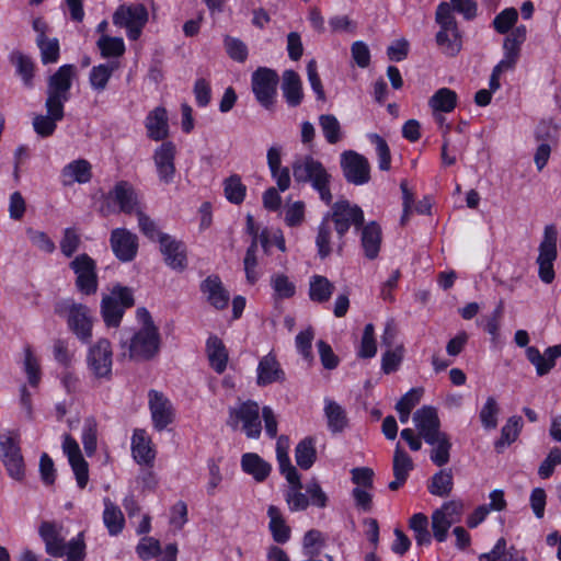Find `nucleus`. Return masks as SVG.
<instances>
[{
	"label": "nucleus",
	"instance_id": "680f3d73",
	"mask_svg": "<svg viewBox=\"0 0 561 561\" xmlns=\"http://www.w3.org/2000/svg\"><path fill=\"white\" fill-rule=\"evenodd\" d=\"M499 405L493 397H489L480 411V420L485 428H495L497 425Z\"/></svg>",
	"mask_w": 561,
	"mask_h": 561
},
{
	"label": "nucleus",
	"instance_id": "a18cd8bd",
	"mask_svg": "<svg viewBox=\"0 0 561 561\" xmlns=\"http://www.w3.org/2000/svg\"><path fill=\"white\" fill-rule=\"evenodd\" d=\"M319 125L325 140L330 145H335L343 138V131L339 119L332 114H322L319 116Z\"/></svg>",
	"mask_w": 561,
	"mask_h": 561
},
{
	"label": "nucleus",
	"instance_id": "72a5a7b5",
	"mask_svg": "<svg viewBox=\"0 0 561 561\" xmlns=\"http://www.w3.org/2000/svg\"><path fill=\"white\" fill-rule=\"evenodd\" d=\"M324 414L333 434L343 432L348 424L345 410L333 400H325Z\"/></svg>",
	"mask_w": 561,
	"mask_h": 561
},
{
	"label": "nucleus",
	"instance_id": "4468645a",
	"mask_svg": "<svg viewBox=\"0 0 561 561\" xmlns=\"http://www.w3.org/2000/svg\"><path fill=\"white\" fill-rule=\"evenodd\" d=\"M341 167L348 183L363 185L370 179L368 160L355 151L350 150L342 153Z\"/></svg>",
	"mask_w": 561,
	"mask_h": 561
},
{
	"label": "nucleus",
	"instance_id": "338daca9",
	"mask_svg": "<svg viewBox=\"0 0 561 561\" xmlns=\"http://www.w3.org/2000/svg\"><path fill=\"white\" fill-rule=\"evenodd\" d=\"M225 47L229 57L238 62H244L248 57V47L239 38L226 36L224 39Z\"/></svg>",
	"mask_w": 561,
	"mask_h": 561
},
{
	"label": "nucleus",
	"instance_id": "5701e85b",
	"mask_svg": "<svg viewBox=\"0 0 561 561\" xmlns=\"http://www.w3.org/2000/svg\"><path fill=\"white\" fill-rule=\"evenodd\" d=\"M39 536L45 542L46 552L55 558H61L66 553V541L61 535V527L55 523L43 522L38 529Z\"/></svg>",
	"mask_w": 561,
	"mask_h": 561
},
{
	"label": "nucleus",
	"instance_id": "69168bd1",
	"mask_svg": "<svg viewBox=\"0 0 561 561\" xmlns=\"http://www.w3.org/2000/svg\"><path fill=\"white\" fill-rule=\"evenodd\" d=\"M67 561H83L85 558V542L83 533L66 542Z\"/></svg>",
	"mask_w": 561,
	"mask_h": 561
},
{
	"label": "nucleus",
	"instance_id": "8fccbe9b",
	"mask_svg": "<svg viewBox=\"0 0 561 561\" xmlns=\"http://www.w3.org/2000/svg\"><path fill=\"white\" fill-rule=\"evenodd\" d=\"M225 196L233 204H241L245 197L247 187L237 174L229 176L224 182Z\"/></svg>",
	"mask_w": 561,
	"mask_h": 561
},
{
	"label": "nucleus",
	"instance_id": "6e6d98bb",
	"mask_svg": "<svg viewBox=\"0 0 561 561\" xmlns=\"http://www.w3.org/2000/svg\"><path fill=\"white\" fill-rule=\"evenodd\" d=\"M12 62L16 66L18 73L22 77L25 85H32L34 64L32 59L21 53L12 55Z\"/></svg>",
	"mask_w": 561,
	"mask_h": 561
},
{
	"label": "nucleus",
	"instance_id": "f3484780",
	"mask_svg": "<svg viewBox=\"0 0 561 561\" xmlns=\"http://www.w3.org/2000/svg\"><path fill=\"white\" fill-rule=\"evenodd\" d=\"M175 145L171 141H163L153 153V162L160 182L170 184L175 176Z\"/></svg>",
	"mask_w": 561,
	"mask_h": 561
},
{
	"label": "nucleus",
	"instance_id": "0eeeda50",
	"mask_svg": "<svg viewBox=\"0 0 561 561\" xmlns=\"http://www.w3.org/2000/svg\"><path fill=\"white\" fill-rule=\"evenodd\" d=\"M77 70L73 65H64L48 78L47 81V98L46 101L49 105H54L60 110L65 108V103L70 99V89L72 80L76 77Z\"/></svg>",
	"mask_w": 561,
	"mask_h": 561
},
{
	"label": "nucleus",
	"instance_id": "1a4fd4ad",
	"mask_svg": "<svg viewBox=\"0 0 561 561\" xmlns=\"http://www.w3.org/2000/svg\"><path fill=\"white\" fill-rule=\"evenodd\" d=\"M329 221L334 225V229L340 239H343L350 227H362L364 224V213L357 205H351L348 201H337L333 204L331 213L327 214Z\"/></svg>",
	"mask_w": 561,
	"mask_h": 561
},
{
	"label": "nucleus",
	"instance_id": "5fc2aeb1",
	"mask_svg": "<svg viewBox=\"0 0 561 561\" xmlns=\"http://www.w3.org/2000/svg\"><path fill=\"white\" fill-rule=\"evenodd\" d=\"M413 469L411 457L397 444L393 455V474L408 479L409 472Z\"/></svg>",
	"mask_w": 561,
	"mask_h": 561
},
{
	"label": "nucleus",
	"instance_id": "f257e3e1",
	"mask_svg": "<svg viewBox=\"0 0 561 561\" xmlns=\"http://www.w3.org/2000/svg\"><path fill=\"white\" fill-rule=\"evenodd\" d=\"M136 317L141 327L130 339L128 356L130 359L149 360L160 352L161 337L159 329L153 323L152 317L146 308H138Z\"/></svg>",
	"mask_w": 561,
	"mask_h": 561
},
{
	"label": "nucleus",
	"instance_id": "a878e982",
	"mask_svg": "<svg viewBox=\"0 0 561 561\" xmlns=\"http://www.w3.org/2000/svg\"><path fill=\"white\" fill-rule=\"evenodd\" d=\"M146 128L148 137L160 141L169 136L168 114L164 107L153 108L146 117Z\"/></svg>",
	"mask_w": 561,
	"mask_h": 561
},
{
	"label": "nucleus",
	"instance_id": "393cba45",
	"mask_svg": "<svg viewBox=\"0 0 561 561\" xmlns=\"http://www.w3.org/2000/svg\"><path fill=\"white\" fill-rule=\"evenodd\" d=\"M45 115L38 114L33 118V128L35 133L43 138L51 136L57 128V122L62 121L65 116L62 107L58 110L57 107H54V105L50 106L47 102H45Z\"/></svg>",
	"mask_w": 561,
	"mask_h": 561
},
{
	"label": "nucleus",
	"instance_id": "473e14b6",
	"mask_svg": "<svg viewBox=\"0 0 561 561\" xmlns=\"http://www.w3.org/2000/svg\"><path fill=\"white\" fill-rule=\"evenodd\" d=\"M206 351L210 366L216 373H224L227 367L228 352L222 341L216 335L209 336L206 343Z\"/></svg>",
	"mask_w": 561,
	"mask_h": 561
},
{
	"label": "nucleus",
	"instance_id": "09e8293b",
	"mask_svg": "<svg viewBox=\"0 0 561 561\" xmlns=\"http://www.w3.org/2000/svg\"><path fill=\"white\" fill-rule=\"evenodd\" d=\"M41 50V60L44 65L57 62L59 58V42L57 38H47L38 35L36 39Z\"/></svg>",
	"mask_w": 561,
	"mask_h": 561
},
{
	"label": "nucleus",
	"instance_id": "4c0bfd02",
	"mask_svg": "<svg viewBox=\"0 0 561 561\" xmlns=\"http://www.w3.org/2000/svg\"><path fill=\"white\" fill-rule=\"evenodd\" d=\"M286 480L290 484L285 494V500L289 510L291 512L305 511L309 506L310 501L308 496L301 492L302 484L300 481V476L297 473V480Z\"/></svg>",
	"mask_w": 561,
	"mask_h": 561
},
{
	"label": "nucleus",
	"instance_id": "6ab92c4d",
	"mask_svg": "<svg viewBox=\"0 0 561 561\" xmlns=\"http://www.w3.org/2000/svg\"><path fill=\"white\" fill-rule=\"evenodd\" d=\"M148 397L153 426L161 432L173 421L172 404L163 393L156 390H150Z\"/></svg>",
	"mask_w": 561,
	"mask_h": 561
},
{
	"label": "nucleus",
	"instance_id": "c03bdc74",
	"mask_svg": "<svg viewBox=\"0 0 561 561\" xmlns=\"http://www.w3.org/2000/svg\"><path fill=\"white\" fill-rule=\"evenodd\" d=\"M289 439L287 436H279L276 443V456L280 472L286 479L297 480V469L291 465L288 457Z\"/></svg>",
	"mask_w": 561,
	"mask_h": 561
},
{
	"label": "nucleus",
	"instance_id": "e433bc0d",
	"mask_svg": "<svg viewBox=\"0 0 561 561\" xmlns=\"http://www.w3.org/2000/svg\"><path fill=\"white\" fill-rule=\"evenodd\" d=\"M432 446L430 458L438 467H443L448 463L450 459L451 442L446 433L432 438V443H427Z\"/></svg>",
	"mask_w": 561,
	"mask_h": 561
},
{
	"label": "nucleus",
	"instance_id": "423d86ee",
	"mask_svg": "<svg viewBox=\"0 0 561 561\" xmlns=\"http://www.w3.org/2000/svg\"><path fill=\"white\" fill-rule=\"evenodd\" d=\"M135 305L134 293L129 287L115 285L111 294L103 297L101 313L107 327H118L127 308Z\"/></svg>",
	"mask_w": 561,
	"mask_h": 561
},
{
	"label": "nucleus",
	"instance_id": "13d9d810",
	"mask_svg": "<svg viewBox=\"0 0 561 561\" xmlns=\"http://www.w3.org/2000/svg\"><path fill=\"white\" fill-rule=\"evenodd\" d=\"M256 251H257V243L255 240H252L250 247L247 250V253H245V256L243 260L245 276L250 284H254L259 278V274L256 272V266H257Z\"/></svg>",
	"mask_w": 561,
	"mask_h": 561
},
{
	"label": "nucleus",
	"instance_id": "4d7b16f0",
	"mask_svg": "<svg viewBox=\"0 0 561 561\" xmlns=\"http://www.w3.org/2000/svg\"><path fill=\"white\" fill-rule=\"evenodd\" d=\"M28 240L39 251L45 253H53L56 250L55 242L44 231L26 228L25 230Z\"/></svg>",
	"mask_w": 561,
	"mask_h": 561
},
{
	"label": "nucleus",
	"instance_id": "7ed1b4c3",
	"mask_svg": "<svg viewBox=\"0 0 561 561\" xmlns=\"http://www.w3.org/2000/svg\"><path fill=\"white\" fill-rule=\"evenodd\" d=\"M435 21L439 25V31L435 36L438 48L444 55L455 57L462 48V39L457 21L454 14H451V8L448 2L438 4Z\"/></svg>",
	"mask_w": 561,
	"mask_h": 561
},
{
	"label": "nucleus",
	"instance_id": "39448f33",
	"mask_svg": "<svg viewBox=\"0 0 561 561\" xmlns=\"http://www.w3.org/2000/svg\"><path fill=\"white\" fill-rule=\"evenodd\" d=\"M140 208L141 203L134 186L127 181H119L103 196L100 214L104 217L116 213L131 215Z\"/></svg>",
	"mask_w": 561,
	"mask_h": 561
},
{
	"label": "nucleus",
	"instance_id": "f03ea898",
	"mask_svg": "<svg viewBox=\"0 0 561 561\" xmlns=\"http://www.w3.org/2000/svg\"><path fill=\"white\" fill-rule=\"evenodd\" d=\"M293 175L297 183H309L319 193L322 202L331 204V174L324 165L312 156L297 157L291 164Z\"/></svg>",
	"mask_w": 561,
	"mask_h": 561
},
{
	"label": "nucleus",
	"instance_id": "dca6fc26",
	"mask_svg": "<svg viewBox=\"0 0 561 561\" xmlns=\"http://www.w3.org/2000/svg\"><path fill=\"white\" fill-rule=\"evenodd\" d=\"M70 266L77 275L78 289L85 295L94 294L98 289L95 262L88 254H80L70 263Z\"/></svg>",
	"mask_w": 561,
	"mask_h": 561
},
{
	"label": "nucleus",
	"instance_id": "4be33fe9",
	"mask_svg": "<svg viewBox=\"0 0 561 561\" xmlns=\"http://www.w3.org/2000/svg\"><path fill=\"white\" fill-rule=\"evenodd\" d=\"M230 415L243 422V430L249 438H257L261 434L260 407L256 402L248 401L237 410H231Z\"/></svg>",
	"mask_w": 561,
	"mask_h": 561
},
{
	"label": "nucleus",
	"instance_id": "774afa93",
	"mask_svg": "<svg viewBox=\"0 0 561 561\" xmlns=\"http://www.w3.org/2000/svg\"><path fill=\"white\" fill-rule=\"evenodd\" d=\"M138 557L144 560H150L161 552V546L158 539L144 537L136 547Z\"/></svg>",
	"mask_w": 561,
	"mask_h": 561
},
{
	"label": "nucleus",
	"instance_id": "de8ad7c7",
	"mask_svg": "<svg viewBox=\"0 0 561 561\" xmlns=\"http://www.w3.org/2000/svg\"><path fill=\"white\" fill-rule=\"evenodd\" d=\"M409 526L414 531V538L419 546L431 543L432 537L428 531V518L425 514H414L410 518Z\"/></svg>",
	"mask_w": 561,
	"mask_h": 561
},
{
	"label": "nucleus",
	"instance_id": "3c124183",
	"mask_svg": "<svg viewBox=\"0 0 561 561\" xmlns=\"http://www.w3.org/2000/svg\"><path fill=\"white\" fill-rule=\"evenodd\" d=\"M271 286L277 299L291 298L296 293L295 284L285 274L278 273L271 277Z\"/></svg>",
	"mask_w": 561,
	"mask_h": 561
},
{
	"label": "nucleus",
	"instance_id": "f704fd0d",
	"mask_svg": "<svg viewBox=\"0 0 561 561\" xmlns=\"http://www.w3.org/2000/svg\"><path fill=\"white\" fill-rule=\"evenodd\" d=\"M103 523L111 536L121 534L125 525L121 508L107 497L104 499Z\"/></svg>",
	"mask_w": 561,
	"mask_h": 561
},
{
	"label": "nucleus",
	"instance_id": "864d4df0",
	"mask_svg": "<svg viewBox=\"0 0 561 561\" xmlns=\"http://www.w3.org/2000/svg\"><path fill=\"white\" fill-rule=\"evenodd\" d=\"M98 47L105 58L122 56L125 51L124 41L121 37L103 35L98 41Z\"/></svg>",
	"mask_w": 561,
	"mask_h": 561
},
{
	"label": "nucleus",
	"instance_id": "49530a36",
	"mask_svg": "<svg viewBox=\"0 0 561 561\" xmlns=\"http://www.w3.org/2000/svg\"><path fill=\"white\" fill-rule=\"evenodd\" d=\"M331 238L332 227L329 222V216H324L323 220L318 227V233L316 237V245L318 248V254L321 259L328 257L332 252Z\"/></svg>",
	"mask_w": 561,
	"mask_h": 561
},
{
	"label": "nucleus",
	"instance_id": "2f4dec72",
	"mask_svg": "<svg viewBox=\"0 0 561 561\" xmlns=\"http://www.w3.org/2000/svg\"><path fill=\"white\" fill-rule=\"evenodd\" d=\"M242 470L252 476L255 481H264L271 472V465L261 458L257 454L248 453L241 458Z\"/></svg>",
	"mask_w": 561,
	"mask_h": 561
},
{
	"label": "nucleus",
	"instance_id": "ea45409f",
	"mask_svg": "<svg viewBox=\"0 0 561 561\" xmlns=\"http://www.w3.org/2000/svg\"><path fill=\"white\" fill-rule=\"evenodd\" d=\"M457 93L448 88L438 89L428 100L434 112L450 113L457 105Z\"/></svg>",
	"mask_w": 561,
	"mask_h": 561
},
{
	"label": "nucleus",
	"instance_id": "e2e57ef3",
	"mask_svg": "<svg viewBox=\"0 0 561 561\" xmlns=\"http://www.w3.org/2000/svg\"><path fill=\"white\" fill-rule=\"evenodd\" d=\"M403 359V346L399 345L388 350L381 358V369L385 374H391L398 370Z\"/></svg>",
	"mask_w": 561,
	"mask_h": 561
},
{
	"label": "nucleus",
	"instance_id": "37998d69",
	"mask_svg": "<svg viewBox=\"0 0 561 561\" xmlns=\"http://www.w3.org/2000/svg\"><path fill=\"white\" fill-rule=\"evenodd\" d=\"M118 68L117 62H108L102 64L99 66L92 67L89 81L92 89L101 92L104 91L107 87V83L113 75V72Z\"/></svg>",
	"mask_w": 561,
	"mask_h": 561
},
{
	"label": "nucleus",
	"instance_id": "603ef678",
	"mask_svg": "<svg viewBox=\"0 0 561 561\" xmlns=\"http://www.w3.org/2000/svg\"><path fill=\"white\" fill-rule=\"evenodd\" d=\"M64 175L71 178L79 183H87L91 180V165L87 160H77L64 169Z\"/></svg>",
	"mask_w": 561,
	"mask_h": 561
},
{
	"label": "nucleus",
	"instance_id": "412c9836",
	"mask_svg": "<svg viewBox=\"0 0 561 561\" xmlns=\"http://www.w3.org/2000/svg\"><path fill=\"white\" fill-rule=\"evenodd\" d=\"M160 251L168 266L176 271L185 270L187 265L186 249L183 242L169 234L160 236Z\"/></svg>",
	"mask_w": 561,
	"mask_h": 561
},
{
	"label": "nucleus",
	"instance_id": "f8f14e48",
	"mask_svg": "<svg viewBox=\"0 0 561 561\" xmlns=\"http://www.w3.org/2000/svg\"><path fill=\"white\" fill-rule=\"evenodd\" d=\"M557 238L556 227L552 225L546 226L537 257L539 277L546 284H550L554 279L553 261L557 259Z\"/></svg>",
	"mask_w": 561,
	"mask_h": 561
},
{
	"label": "nucleus",
	"instance_id": "20e7f679",
	"mask_svg": "<svg viewBox=\"0 0 561 561\" xmlns=\"http://www.w3.org/2000/svg\"><path fill=\"white\" fill-rule=\"evenodd\" d=\"M54 311L67 320L69 330L83 343L92 337L93 320L87 306L72 299L57 301Z\"/></svg>",
	"mask_w": 561,
	"mask_h": 561
},
{
	"label": "nucleus",
	"instance_id": "a211bd4d",
	"mask_svg": "<svg viewBox=\"0 0 561 561\" xmlns=\"http://www.w3.org/2000/svg\"><path fill=\"white\" fill-rule=\"evenodd\" d=\"M62 450L68 457L79 488H85L89 481L88 462L82 457L78 443L69 434L64 436Z\"/></svg>",
	"mask_w": 561,
	"mask_h": 561
},
{
	"label": "nucleus",
	"instance_id": "a19ab883",
	"mask_svg": "<svg viewBox=\"0 0 561 561\" xmlns=\"http://www.w3.org/2000/svg\"><path fill=\"white\" fill-rule=\"evenodd\" d=\"M454 488V477L450 469H443L436 472L430 483L428 492L435 496L446 497L448 496Z\"/></svg>",
	"mask_w": 561,
	"mask_h": 561
},
{
	"label": "nucleus",
	"instance_id": "0e129e2a",
	"mask_svg": "<svg viewBox=\"0 0 561 561\" xmlns=\"http://www.w3.org/2000/svg\"><path fill=\"white\" fill-rule=\"evenodd\" d=\"M138 218V227L140 231L152 241H160V236L164 233L160 232L156 222L144 213L142 207L135 214Z\"/></svg>",
	"mask_w": 561,
	"mask_h": 561
},
{
	"label": "nucleus",
	"instance_id": "9d476101",
	"mask_svg": "<svg viewBox=\"0 0 561 561\" xmlns=\"http://www.w3.org/2000/svg\"><path fill=\"white\" fill-rule=\"evenodd\" d=\"M279 78L275 70L260 67L252 73V91L256 101L265 108L273 107Z\"/></svg>",
	"mask_w": 561,
	"mask_h": 561
},
{
	"label": "nucleus",
	"instance_id": "c9c22d12",
	"mask_svg": "<svg viewBox=\"0 0 561 561\" xmlns=\"http://www.w3.org/2000/svg\"><path fill=\"white\" fill-rule=\"evenodd\" d=\"M334 288V285L327 277L313 275L309 280V298L313 302H327L330 300Z\"/></svg>",
	"mask_w": 561,
	"mask_h": 561
},
{
	"label": "nucleus",
	"instance_id": "bb28decb",
	"mask_svg": "<svg viewBox=\"0 0 561 561\" xmlns=\"http://www.w3.org/2000/svg\"><path fill=\"white\" fill-rule=\"evenodd\" d=\"M131 451L134 459L140 465L151 466L156 451L151 446V439L144 430H135L131 438Z\"/></svg>",
	"mask_w": 561,
	"mask_h": 561
},
{
	"label": "nucleus",
	"instance_id": "79ce46f5",
	"mask_svg": "<svg viewBox=\"0 0 561 561\" xmlns=\"http://www.w3.org/2000/svg\"><path fill=\"white\" fill-rule=\"evenodd\" d=\"M295 458L297 465L304 470H308L313 466L317 459L316 440L313 437H305L298 443L295 449Z\"/></svg>",
	"mask_w": 561,
	"mask_h": 561
},
{
	"label": "nucleus",
	"instance_id": "cd10ccee",
	"mask_svg": "<svg viewBox=\"0 0 561 561\" xmlns=\"http://www.w3.org/2000/svg\"><path fill=\"white\" fill-rule=\"evenodd\" d=\"M285 380V373L279 363L272 355L264 356L257 366V385L266 386Z\"/></svg>",
	"mask_w": 561,
	"mask_h": 561
},
{
	"label": "nucleus",
	"instance_id": "ddd939ff",
	"mask_svg": "<svg viewBox=\"0 0 561 561\" xmlns=\"http://www.w3.org/2000/svg\"><path fill=\"white\" fill-rule=\"evenodd\" d=\"M89 371L98 379H110L112 375L113 351L108 340L100 339L87 354Z\"/></svg>",
	"mask_w": 561,
	"mask_h": 561
},
{
	"label": "nucleus",
	"instance_id": "7c9ffc66",
	"mask_svg": "<svg viewBox=\"0 0 561 561\" xmlns=\"http://www.w3.org/2000/svg\"><path fill=\"white\" fill-rule=\"evenodd\" d=\"M270 518L268 529L277 543H285L290 538V527L286 524L279 507L270 505L267 508Z\"/></svg>",
	"mask_w": 561,
	"mask_h": 561
},
{
	"label": "nucleus",
	"instance_id": "2eb2a0df",
	"mask_svg": "<svg viewBox=\"0 0 561 561\" xmlns=\"http://www.w3.org/2000/svg\"><path fill=\"white\" fill-rule=\"evenodd\" d=\"M110 245L121 262H131L138 252V237L126 228H115L111 231Z\"/></svg>",
	"mask_w": 561,
	"mask_h": 561
},
{
	"label": "nucleus",
	"instance_id": "9b49d317",
	"mask_svg": "<svg viewBox=\"0 0 561 561\" xmlns=\"http://www.w3.org/2000/svg\"><path fill=\"white\" fill-rule=\"evenodd\" d=\"M148 21V11L144 4H122L113 14V23L126 27L128 37L133 41L140 36L142 27Z\"/></svg>",
	"mask_w": 561,
	"mask_h": 561
},
{
	"label": "nucleus",
	"instance_id": "c85d7f7f",
	"mask_svg": "<svg viewBox=\"0 0 561 561\" xmlns=\"http://www.w3.org/2000/svg\"><path fill=\"white\" fill-rule=\"evenodd\" d=\"M360 241L365 256L369 260L376 259L379 254L381 244L380 226L376 221H370L367 225L362 226Z\"/></svg>",
	"mask_w": 561,
	"mask_h": 561
},
{
	"label": "nucleus",
	"instance_id": "b1692460",
	"mask_svg": "<svg viewBox=\"0 0 561 561\" xmlns=\"http://www.w3.org/2000/svg\"><path fill=\"white\" fill-rule=\"evenodd\" d=\"M201 290L206 295L207 301L214 308L218 310L227 308L230 295L217 275H210L203 280L201 284Z\"/></svg>",
	"mask_w": 561,
	"mask_h": 561
},
{
	"label": "nucleus",
	"instance_id": "aec40b11",
	"mask_svg": "<svg viewBox=\"0 0 561 561\" xmlns=\"http://www.w3.org/2000/svg\"><path fill=\"white\" fill-rule=\"evenodd\" d=\"M413 422L420 436L425 443H432V438L443 433L437 411L433 407H423L413 414Z\"/></svg>",
	"mask_w": 561,
	"mask_h": 561
},
{
	"label": "nucleus",
	"instance_id": "bf43d9fd",
	"mask_svg": "<svg viewBox=\"0 0 561 561\" xmlns=\"http://www.w3.org/2000/svg\"><path fill=\"white\" fill-rule=\"evenodd\" d=\"M518 13L515 8H507L500 12L493 20V26L500 34L507 33L516 23Z\"/></svg>",
	"mask_w": 561,
	"mask_h": 561
},
{
	"label": "nucleus",
	"instance_id": "052dcab7",
	"mask_svg": "<svg viewBox=\"0 0 561 561\" xmlns=\"http://www.w3.org/2000/svg\"><path fill=\"white\" fill-rule=\"evenodd\" d=\"M369 139L376 146L379 169L382 171H388L391 163L389 146L387 145L386 140L378 134L369 135Z\"/></svg>",
	"mask_w": 561,
	"mask_h": 561
},
{
	"label": "nucleus",
	"instance_id": "6e6552de",
	"mask_svg": "<svg viewBox=\"0 0 561 561\" xmlns=\"http://www.w3.org/2000/svg\"><path fill=\"white\" fill-rule=\"evenodd\" d=\"M0 457L8 474L16 481H22L25 477V465L18 433L10 431L0 435Z\"/></svg>",
	"mask_w": 561,
	"mask_h": 561
},
{
	"label": "nucleus",
	"instance_id": "c756f323",
	"mask_svg": "<svg viewBox=\"0 0 561 561\" xmlns=\"http://www.w3.org/2000/svg\"><path fill=\"white\" fill-rule=\"evenodd\" d=\"M282 91L289 106L296 107L301 103L304 99L302 84L300 77L296 71H284Z\"/></svg>",
	"mask_w": 561,
	"mask_h": 561
},
{
	"label": "nucleus",
	"instance_id": "58836bf2",
	"mask_svg": "<svg viewBox=\"0 0 561 561\" xmlns=\"http://www.w3.org/2000/svg\"><path fill=\"white\" fill-rule=\"evenodd\" d=\"M523 427L522 416H511L501 430V437L495 442L494 447L497 453H502L504 448L514 443Z\"/></svg>",
	"mask_w": 561,
	"mask_h": 561
}]
</instances>
